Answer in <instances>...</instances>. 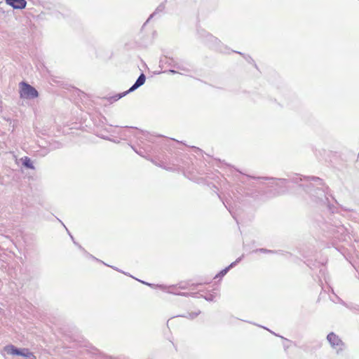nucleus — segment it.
Instances as JSON below:
<instances>
[{"label": "nucleus", "instance_id": "7ed1b4c3", "mask_svg": "<svg viewBox=\"0 0 359 359\" xmlns=\"http://www.w3.org/2000/svg\"><path fill=\"white\" fill-rule=\"evenodd\" d=\"M327 339L330 342V345L337 349L339 353L340 351L344 350V344L341 339L334 332H330L327 337Z\"/></svg>", "mask_w": 359, "mask_h": 359}, {"label": "nucleus", "instance_id": "20e7f679", "mask_svg": "<svg viewBox=\"0 0 359 359\" xmlns=\"http://www.w3.org/2000/svg\"><path fill=\"white\" fill-rule=\"evenodd\" d=\"M146 81V77L144 76V74H142L139 77L138 79H137L135 83L127 91L124 92L122 94H119L118 95V99H120L122 97L125 96L127 93H130V92H132L133 90H135V89H137L138 87L141 86L142 85H143L144 83Z\"/></svg>", "mask_w": 359, "mask_h": 359}, {"label": "nucleus", "instance_id": "423d86ee", "mask_svg": "<svg viewBox=\"0 0 359 359\" xmlns=\"http://www.w3.org/2000/svg\"><path fill=\"white\" fill-rule=\"evenodd\" d=\"M23 164L27 168H33L32 161L28 157L25 158Z\"/></svg>", "mask_w": 359, "mask_h": 359}, {"label": "nucleus", "instance_id": "f03ea898", "mask_svg": "<svg viewBox=\"0 0 359 359\" xmlns=\"http://www.w3.org/2000/svg\"><path fill=\"white\" fill-rule=\"evenodd\" d=\"M39 95L37 90L25 82L20 83V96L25 98H35Z\"/></svg>", "mask_w": 359, "mask_h": 359}, {"label": "nucleus", "instance_id": "0eeeda50", "mask_svg": "<svg viewBox=\"0 0 359 359\" xmlns=\"http://www.w3.org/2000/svg\"><path fill=\"white\" fill-rule=\"evenodd\" d=\"M228 271V268H226L224 269H223L221 272H220V275L222 276H224L226 272Z\"/></svg>", "mask_w": 359, "mask_h": 359}, {"label": "nucleus", "instance_id": "f257e3e1", "mask_svg": "<svg viewBox=\"0 0 359 359\" xmlns=\"http://www.w3.org/2000/svg\"><path fill=\"white\" fill-rule=\"evenodd\" d=\"M4 351L9 355H17L27 358H30L31 359H36L35 355L32 353H31L27 348L19 350L16 348L13 345H8L4 347Z\"/></svg>", "mask_w": 359, "mask_h": 359}, {"label": "nucleus", "instance_id": "39448f33", "mask_svg": "<svg viewBox=\"0 0 359 359\" xmlns=\"http://www.w3.org/2000/svg\"><path fill=\"white\" fill-rule=\"evenodd\" d=\"M6 2L15 9L25 8L27 5L25 0H6Z\"/></svg>", "mask_w": 359, "mask_h": 359}]
</instances>
